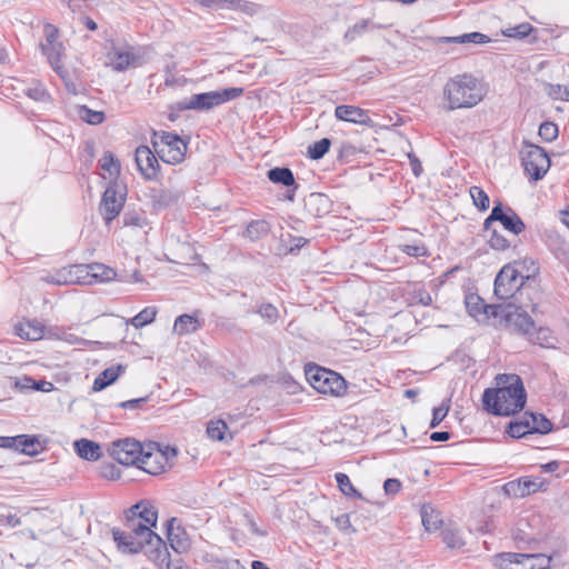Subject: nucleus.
Here are the masks:
<instances>
[{
    "label": "nucleus",
    "mask_w": 569,
    "mask_h": 569,
    "mask_svg": "<svg viewBox=\"0 0 569 569\" xmlns=\"http://www.w3.org/2000/svg\"><path fill=\"white\" fill-rule=\"evenodd\" d=\"M101 169L107 171L111 178H117L120 174V162L113 156L112 152H104L102 158L100 159Z\"/></svg>",
    "instance_id": "obj_35"
},
{
    "label": "nucleus",
    "mask_w": 569,
    "mask_h": 569,
    "mask_svg": "<svg viewBox=\"0 0 569 569\" xmlns=\"http://www.w3.org/2000/svg\"><path fill=\"white\" fill-rule=\"evenodd\" d=\"M532 558H535V562H531L530 566L533 569H550L551 557L542 553H532Z\"/></svg>",
    "instance_id": "obj_56"
},
{
    "label": "nucleus",
    "mask_w": 569,
    "mask_h": 569,
    "mask_svg": "<svg viewBox=\"0 0 569 569\" xmlns=\"http://www.w3.org/2000/svg\"><path fill=\"white\" fill-rule=\"evenodd\" d=\"M78 116L89 124H100L104 120V113L102 111L91 110L87 106L79 107Z\"/></svg>",
    "instance_id": "obj_39"
},
{
    "label": "nucleus",
    "mask_w": 569,
    "mask_h": 569,
    "mask_svg": "<svg viewBox=\"0 0 569 569\" xmlns=\"http://www.w3.org/2000/svg\"><path fill=\"white\" fill-rule=\"evenodd\" d=\"M70 279L71 278H69L68 267L61 268L57 270L53 274L43 278L46 282L53 283L57 286L71 284Z\"/></svg>",
    "instance_id": "obj_47"
},
{
    "label": "nucleus",
    "mask_w": 569,
    "mask_h": 569,
    "mask_svg": "<svg viewBox=\"0 0 569 569\" xmlns=\"http://www.w3.org/2000/svg\"><path fill=\"white\" fill-rule=\"evenodd\" d=\"M39 438L37 436L19 435L18 436V450L28 456H36L43 450Z\"/></svg>",
    "instance_id": "obj_26"
},
{
    "label": "nucleus",
    "mask_w": 569,
    "mask_h": 569,
    "mask_svg": "<svg viewBox=\"0 0 569 569\" xmlns=\"http://www.w3.org/2000/svg\"><path fill=\"white\" fill-rule=\"evenodd\" d=\"M157 316V309L154 307H146L143 310H141L138 315H136L131 320L130 323L134 328H141L146 325H149L154 321Z\"/></svg>",
    "instance_id": "obj_36"
},
{
    "label": "nucleus",
    "mask_w": 569,
    "mask_h": 569,
    "mask_svg": "<svg viewBox=\"0 0 569 569\" xmlns=\"http://www.w3.org/2000/svg\"><path fill=\"white\" fill-rule=\"evenodd\" d=\"M43 54L47 56L49 63L51 67L62 76L61 66L59 64L60 58L63 51V46L61 42L52 43V44H40Z\"/></svg>",
    "instance_id": "obj_29"
},
{
    "label": "nucleus",
    "mask_w": 569,
    "mask_h": 569,
    "mask_svg": "<svg viewBox=\"0 0 569 569\" xmlns=\"http://www.w3.org/2000/svg\"><path fill=\"white\" fill-rule=\"evenodd\" d=\"M326 378L328 379L323 383H321L317 389L318 392L325 395H332L336 397L345 395L347 390V383L346 380L340 375L329 370V375H327Z\"/></svg>",
    "instance_id": "obj_17"
},
{
    "label": "nucleus",
    "mask_w": 569,
    "mask_h": 569,
    "mask_svg": "<svg viewBox=\"0 0 569 569\" xmlns=\"http://www.w3.org/2000/svg\"><path fill=\"white\" fill-rule=\"evenodd\" d=\"M465 302L469 315L472 317L481 313L496 316L499 308L498 306L486 305L483 299L476 293L468 295Z\"/></svg>",
    "instance_id": "obj_20"
},
{
    "label": "nucleus",
    "mask_w": 569,
    "mask_h": 569,
    "mask_svg": "<svg viewBox=\"0 0 569 569\" xmlns=\"http://www.w3.org/2000/svg\"><path fill=\"white\" fill-rule=\"evenodd\" d=\"M496 221H499L506 230L516 236L520 234L526 228L523 221L516 211L510 207L503 208L500 201L495 203L491 213L486 218L483 229L489 231L492 222Z\"/></svg>",
    "instance_id": "obj_8"
},
{
    "label": "nucleus",
    "mask_w": 569,
    "mask_h": 569,
    "mask_svg": "<svg viewBox=\"0 0 569 569\" xmlns=\"http://www.w3.org/2000/svg\"><path fill=\"white\" fill-rule=\"evenodd\" d=\"M402 252L410 257H423L427 256V249L422 244H403L400 246Z\"/></svg>",
    "instance_id": "obj_54"
},
{
    "label": "nucleus",
    "mask_w": 569,
    "mask_h": 569,
    "mask_svg": "<svg viewBox=\"0 0 569 569\" xmlns=\"http://www.w3.org/2000/svg\"><path fill=\"white\" fill-rule=\"evenodd\" d=\"M219 569H246L239 560H226L220 563Z\"/></svg>",
    "instance_id": "obj_64"
},
{
    "label": "nucleus",
    "mask_w": 569,
    "mask_h": 569,
    "mask_svg": "<svg viewBox=\"0 0 569 569\" xmlns=\"http://www.w3.org/2000/svg\"><path fill=\"white\" fill-rule=\"evenodd\" d=\"M531 435H546L552 430V423L541 413L526 412Z\"/></svg>",
    "instance_id": "obj_28"
},
{
    "label": "nucleus",
    "mask_w": 569,
    "mask_h": 569,
    "mask_svg": "<svg viewBox=\"0 0 569 569\" xmlns=\"http://www.w3.org/2000/svg\"><path fill=\"white\" fill-rule=\"evenodd\" d=\"M498 388H488L482 395L483 409L493 416H511L521 411L527 401V392L518 375H498Z\"/></svg>",
    "instance_id": "obj_1"
},
{
    "label": "nucleus",
    "mask_w": 569,
    "mask_h": 569,
    "mask_svg": "<svg viewBox=\"0 0 569 569\" xmlns=\"http://www.w3.org/2000/svg\"><path fill=\"white\" fill-rule=\"evenodd\" d=\"M201 6L208 8H233L239 0H197Z\"/></svg>",
    "instance_id": "obj_53"
},
{
    "label": "nucleus",
    "mask_w": 569,
    "mask_h": 569,
    "mask_svg": "<svg viewBox=\"0 0 569 569\" xmlns=\"http://www.w3.org/2000/svg\"><path fill=\"white\" fill-rule=\"evenodd\" d=\"M268 223L263 220L252 221L247 227V236L251 240L259 239L268 232Z\"/></svg>",
    "instance_id": "obj_44"
},
{
    "label": "nucleus",
    "mask_w": 569,
    "mask_h": 569,
    "mask_svg": "<svg viewBox=\"0 0 569 569\" xmlns=\"http://www.w3.org/2000/svg\"><path fill=\"white\" fill-rule=\"evenodd\" d=\"M124 204V196L119 193L116 184L109 186L103 194L99 206L100 214L106 223H110L122 210Z\"/></svg>",
    "instance_id": "obj_12"
},
{
    "label": "nucleus",
    "mask_w": 569,
    "mask_h": 569,
    "mask_svg": "<svg viewBox=\"0 0 569 569\" xmlns=\"http://www.w3.org/2000/svg\"><path fill=\"white\" fill-rule=\"evenodd\" d=\"M441 538H442V541L446 543V546L450 549H459L465 545L461 535L456 529H451V528L443 529L441 531Z\"/></svg>",
    "instance_id": "obj_38"
},
{
    "label": "nucleus",
    "mask_w": 569,
    "mask_h": 569,
    "mask_svg": "<svg viewBox=\"0 0 569 569\" xmlns=\"http://www.w3.org/2000/svg\"><path fill=\"white\" fill-rule=\"evenodd\" d=\"M129 527L132 529L136 541L140 542V551L146 545H154L156 560L161 562L167 560L169 553L167 552L164 541L154 533L148 525H143L141 521L132 519L130 520Z\"/></svg>",
    "instance_id": "obj_10"
},
{
    "label": "nucleus",
    "mask_w": 569,
    "mask_h": 569,
    "mask_svg": "<svg viewBox=\"0 0 569 569\" xmlns=\"http://www.w3.org/2000/svg\"><path fill=\"white\" fill-rule=\"evenodd\" d=\"M26 93L29 98H31L36 101H47L49 99V94H48L47 90L39 82H36V83H33L32 87H29L26 90Z\"/></svg>",
    "instance_id": "obj_51"
},
{
    "label": "nucleus",
    "mask_w": 569,
    "mask_h": 569,
    "mask_svg": "<svg viewBox=\"0 0 569 569\" xmlns=\"http://www.w3.org/2000/svg\"><path fill=\"white\" fill-rule=\"evenodd\" d=\"M90 271L91 283L93 281L108 282L117 278V272L102 263H90Z\"/></svg>",
    "instance_id": "obj_32"
},
{
    "label": "nucleus",
    "mask_w": 569,
    "mask_h": 569,
    "mask_svg": "<svg viewBox=\"0 0 569 569\" xmlns=\"http://www.w3.org/2000/svg\"><path fill=\"white\" fill-rule=\"evenodd\" d=\"M16 333L22 339L38 341L44 335V326L37 320L21 322L16 326Z\"/></svg>",
    "instance_id": "obj_22"
},
{
    "label": "nucleus",
    "mask_w": 569,
    "mask_h": 569,
    "mask_svg": "<svg viewBox=\"0 0 569 569\" xmlns=\"http://www.w3.org/2000/svg\"><path fill=\"white\" fill-rule=\"evenodd\" d=\"M421 521L427 531H436L442 523L440 512L430 506H422Z\"/></svg>",
    "instance_id": "obj_30"
},
{
    "label": "nucleus",
    "mask_w": 569,
    "mask_h": 569,
    "mask_svg": "<svg viewBox=\"0 0 569 569\" xmlns=\"http://www.w3.org/2000/svg\"><path fill=\"white\" fill-rule=\"evenodd\" d=\"M0 525L14 528L21 525V520L16 515H0Z\"/></svg>",
    "instance_id": "obj_60"
},
{
    "label": "nucleus",
    "mask_w": 569,
    "mask_h": 569,
    "mask_svg": "<svg viewBox=\"0 0 569 569\" xmlns=\"http://www.w3.org/2000/svg\"><path fill=\"white\" fill-rule=\"evenodd\" d=\"M134 516H138L136 521H141L143 525H148L149 528L154 527L158 519V511L156 507L148 502L141 501L131 508Z\"/></svg>",
    "instance_id": "obj_23"
},
{
    "label": "nucleus",
    "mask_w": 569,
    "mask_h": 569,
    "mask_svg": "<svg viewBox=\"0 0 569 569\" xmlns=\"http://www.w3.org/2000/svg\"><path fill=\"white\" fill-rule=\"evenodd\" d=\"M448 411V406H440L438 408H433L430 428H436L438 425H440V422L446 418Z\"/></svg>",
    "instance_id": "obj_55"
},
{
    "label": "nucleus",
    "mask_w": 569,
    "mask_h": 569,
    "mask_svg": "<svg viewBox=\"0 0 569 569\" xmlns=\"http://www.w3.org/2000/svg\"><path fill=\"white\" fill-rule=\"evenodd\" d=\"M0 448L18 450V436L16 437H0Z\"/></svg>",
    "instance_id": "obj_62"
},
{
    "label": "nucleus",
    "mask_w": 569,
    "mask_h": 569,
    "mask_svg": "<svg viewBox=\"0 0 569 569\" xmlns=\"http://www.w3.org/2000/svg\"><path fill=\"white\" fill-rule=\"evenodd\" d=\"M525 277L511 264L501 268L495 279V295L501 300L513 298L520 291Z\"/></svg>",
    "instance_id": "obj_7"
},
{
    "label": "nucleus",
    "mask_w": 569,
    "mask_h": 569,
    "mask_svg": "<svg viewBox=\"0 0 569 569\" xmlns=\"http://www.w3.org/2000/svg\"><path fill=\"white\" fill-rule=\"evenodd\" d=\"M71 284H91L90 264H73L68 267Z\"/></svg>",
    "instance_id": "obj_31"
},
{
    "label": "nucleus",
    "mask_w": 569,
    "mask_h": 569,
    "mask_svg": "<svg viewBox=\"0 0 569 569\" xmlns=\"http://www.w3.org/2000/svg\"><path fill=\"white\" fill-rule=\"evenodd\" d=\"M443 98L449 111L472 108L482 98V88L476 77L470 73L457 74L450 78L443 87Z\"/></svg>",
    "instance_id": "obj_2"
},
{
    "label": "nucleus",
    "mask_w": 569,
    "mask_h": 569,
    "mask_svg": "<svg viewBox=\"0 0 569 569\" xmlns=\"http://www.w3.org/2000/svg\"><path fill=\"white\" fill-rule=\"evenodd\" d=\"M107 57L109 59L108 66L118 72L127 70L136 61V57L131 51L122 50L114 44L111 46Z\"/></svg>",
    "instance_id": "obj_14"
},
{
    "label": "nucleus",
    "mask_w": 569,
    "mask_h": 569,
    "mask_svg": "<svg viewBox=\"0 0 569 569\" xmlns=\"http://www.w3.org/2000/svg\"><path fill=\"white\" fill-rule=\"evenodd\" d=\"M532 30V27L530 23H521L512 28H508L506 31H503V34L509 38H525L527 37Z\"/></svg>",
    "instance_id": "obj_50"
},
{
    "label": "nucleus",
    "mask_w": 569,
    "mask_h": 569,
    "mask_svg": "<svg viewBox=\"0 0 569 569\" xmlns=\"http://www.w3.org/2000/svg\"><path fill=\"white\" fill-rule=\"evenodd\" d=\"M502 490L508 497L522 498L528 496V490L522 488L520 479L507 482Z\"/></svg>",
    "instance_id": "obj_46"
},
{
    "label": "nucleus",
    "mask_w": 569,
    "mask_h": 569,
    "mask_svg": "<svg viewBox=\"0 0 569 569\" xmlns=\"http://www.w3.org/2000/svg\"><path fill=\"white\" fill-rule=\"evenodd\" d=\"M74 450L77 455L89 461H97L101 457V447L97 442L88 439L74 441Z\"/></svg>",
    "instance_id": "obj_24"
},
{
    "label": "nucleus",
    "mask_w": 569,
    "mask_h": 569,
    "mask_svg": "<svg viewBox=\"0 0 569 569\" xmlns=\"http://www.w3.org/2000/svg\"><path fill=\"white\" fill-rule=\"evenodd\" d=\"M470 196L472 198L473 204L480 210L486 211L489 208L490 200L488 194L483 191L482 188L478 186H472L469 190Z\"/></svg>",
    "instance_id": "obj_40"
},
{
    "label": "nucleus",
    "mask_w": 569,
    "mask_h": 569,
    "mask_svg": "<svg viewBox=\"0 0 569 569\" xmlns=\"http://www.w3.org/2000/svg\"><path fill=\"white\" fill-rule=\"evenodd\" d=\"M539 136L547 142L553 141L558 137V127L556 123L545 121L539 127Z\"/></svg>",
    "instance_id": "obj_48"
},
{
    "label": "nucleus",
    "mask_w": 569,
    "mask_h": 569,
    "mask_svg": "<svg viewBox=\"0 0 569 569\" xmlns=\"http://www.w3.org/2000/svg\"><path fill=\"white\" fill-rule=\"evenodd\" d=\"M112 536L117 547L122 552L137 553L140 551V542L133 538L132 529L129 532L120 529H112Z\"/></svg>",
    "instance_id": "obj_21"
},
{
    "label": "nucleus",
    "mask_w": 569,
    "mask_h": 569,
    "mask_svg": "<svg viewBox=\"0 0 569 569\" xmlns=\"http://www.w3.org/2000/svg\"><path fill=\"white\" fill-rule=\"evenodd\" d=\"M337 528L341 531H346L351 528L350 517L348 513H342L335 519Z\"/></svg>",
    "instance_id": "obj_59"
},
{
    "label": "nucleus",
    "mask_w": 569,
    "mask_h": 569,
    "mask_svg": "<svg viewBox=\"0 0 569 569\" xmlns=\"http://www.w3.org/2000/svg\"><path fill=\"white\" fill-rule=\"evenodd\" d=\"M521 486L523 489L528 490V495L531 492H536L539 489V483L530 478H520Z\"/></svg>",
    "instance_id": "obj_63"
},
{
    "label": "nucleus",
    "mask_w": 569,
    "mask_h": 569,
    "mask_svg": "<svg viewBox=\"0 0 569 569\" xmlns=\"http://www.w3.org/2000/svg\"><path fill=\"white\" fill-rule=\"evenodd\" d=\"M383 489L387 495H396L401 489V482L396 478H389L383 483Z\"/></svg>",
    "instance_id": "obj_57"
},
{
    "label": "nucleus",
    "mask_w": 569,
    "mask_h": 569,
    "mask_svg": "<svg viewBox=\"0 0 569 569\" xmlns=\"http://www.w3.org/2000/svg\"><path fill=\"white\" fill-rule=\"evenodd\" d=\"M521 154L526 173L535 181L541 180L551 164L546 150L539 146L525 142Z\"/></svg>",
    "instance_id": "obj_6"
},
{
    "label": "nucleus",
    "mask_w": 569,
    "mask_h": 569,
    "mask_svg": "<svg viewBox=\"0 0 569 569\" xmlns=\"http://www.w3.org/2000/svg\"><path fill=\"white\" fill-rule=\"evenodd\" d=\"M327 375H329V370L319 366L308 365L306 367V378L316 390L328 379L326 378Z\"/></svg>",
    "instance_id": "obj_33"
},
{
    "label": "nucleus",
    "mask_w": 569,
    "mask_h": 569,
    "mask_svg": "<svg viewBox=\"0 0 569 569\" xmlns=\"http://www.w3.org/2000/svg\"><path fill=\"white\" fill-rule=\"evenodd\" d=\"M122 365L111 366L104 369L93 381L92 389L94 391H101L111 383H113L119 377L120 372L123 371Z\"/></svg>",
    "instance_id": "obj_25"
},
{
    "label": "nucleus",
    "mask_w": 569,
    "mask_h": 569,
    "mask_svg": "<svg viewBox=\"0 0 569 569\" xmlns=\"http://www.w3.org/2000/svg\"><path fill=\"white\" fill-rule=\"evenodd\" d=\"M490 41V38L481 32H470V33H463L456 37H439L437 39L438 46L445 44V43H453V44H468V43H475V44H485Z\"/></svg>",
    "instance_id": "obj_18"
},
{
    "label": "nucleus",
    "mask_w": 569,
    "mask_h": 569,
    "mask_svg": "<svg viewBox=\"0 0 569 569\" xmlns=\"http://www.w3.org/2000/svg\"><path fill=\"white\" fill-rule=\"evenodd\" d=\"M506 320L511 328L522 335H528L535 329L531 317L525 311H519L518 308L513 312H507Z\"/></svg>",
    "instance_id": "obj_15"
},
{
    "label": "nucleus",
    "mask_w": 569,
    "mask_h": 569,
    "mask_svg": "<svg viewBox=\"0 0 569 569\" xmlns=\"http://www.w3.org/2000/svg\"><path fill=\"white\" fill-rule=\"evenodd\" d=\"M134 160L139 172L147 180H157L160 174V163L148 146L136 149Z\"/></svg>",
    "instance_id": "obj_11"
},
{
    "label": "nucleus",
    "mask_w": 569,
    "mask_h": 569,
    "mask_svg": "<svg viewBox=\"0 0 569 569\" xmlns=\"http://www.w3.org/2000/svg\"><path fill=\"white\" fill-rule=\"evenodd\" d=\"M335 114L339 120L352 123L366 124L368 121H370L367 112L356 106H338L335 110Z\"/></svg>",
    "instance_id": "obj_16"
},
{
    "label": "nucleus",
    "mask_w": 569,
    "mask_h": 569,
    "mask_svg": "<svg viewBox=\"0 0 569 569\" xmlns=\"http://www.w3.org/2000/svg\"><path fill=\"white\" fill-rule=\"evenodd\" d=\"M506 431L512 438H526L531 435L527 415L519 420L510 421Z\"/></svg>",
    "instance_id": "obj_34"
},
{
    "label": "nucleus",
    "mask_w": 569,
    "mask_h": 569,
    "mask_svg": "<svg viewBox=\"0 0 569 569\" xmlns=\"http://www.w3.org/2000/svg\"><path fill=\"white\" fill-rule=\"evenodd\" d=\"M44 34H46V42L42 44H52L57 43L58 41V29L53 27L52 24H46L44 26Z\"/></svg>",
    "instance_id": "obj_58"
},
{
    "label": "nucleus",
    "mask_w": 569,
    "mask_h": 569,
    "mask_svg": "<svg viewBox=\"0 0 569 569\" xmlns=\"http://www.w3.org/2000/svg\"><path fill=\"white\" fill-rule=\"evenodd\" d=\"M519 559H523L521 553H502L498 558V565L501 569H519Z\"/></svg>",
    "instance_id": "obj_45"
},
{
    "label": "nucleus",
    "mask_w": 569,
    "mask_h": 569,
    "mask_svg": "<svg viewBox=\"0 0 569 569\" xmlns=\"http://www.w3.org/2000/svg\"><path fill=\"white\" fill-rule=\"evenodd\" d=\"M228 427L223 420L210 421L207 427V433L212 440H223Z\"/></svg>",
    "instance_id": "obj_42"
},
{
    "label": "nucleus",
    "mask_w": 569,
    "mask_h": 569,
    "mask_svg": "<svg viewBox=\"0 0 569 569\" xmlns=\"http://www.w3.org/2000/svg\"><path fill=\"white\" fill-rule=\"evenodd\" d=\"M177 456L178 450L174 447H161L158 442H149L143 448L139 468L157 476L170 469Z\"/></svg>",
    "instance_id": "obj_3"
},
{
    "label": "nucleus",
    "mask_w": 569,
    "mask_h": 569,
    "mask_svg": "<svg viewBox=\"0 0 569 569\" xmlns=\"http://www.w3.org/2000/svg\"><path fill=\"white\" fill-rule=\"evenodd\" d=\"M489 246L495 250H506L510 247V242L496 230H492V233L488 240Z\"/></svg>",
    "instance_id": "obj_52"
},
{
    "label": "nucleus",
    "mask_w": 569,
    "mask_h": 569,
    "mask_svg": "<svg viewBox=\"0 0 569 569\" xmlns=\"http://www.w3.org/2000/svg\"><path fill=\"white\" fill-rule=\"evenodd\" d=\"M336 480H337L340 491L343 495L349 496V497H351V496L361 497V495L352 486L349 477L346 473H342V472L336 473Z\"/></svg>",
    "instance_id": "obj_43"
},
{
    "label": "nucleus",
    "mask_w": 569,
    "mask_h": 569,
    "mask_svg": "<svg viewBox=\"0 0 569 569\" xmlns=\"http://www.w3.org/2000/svg\"><path fill=\"white\" fill-rule=\"evenodd\" d=\"M243 93V88L232 87L218 91H209L197 93L189 99L180 102L182 110H210L214 107L221 106L230 100L239 98Z\"/></svg>",
    "instance_id": "obj_5"
},
{
    "label": "nucleus",
    "mask_w": 569,
    "mask_h": 569,
    "mask_svg": "<svg viewBox=\"0 0 569 569\" xmlns=\"http://www.w3.org/2000/svg\"><path fill=\"white\" fill-rule=\"evenodd\" d=\"M330 146V139L322 138L321 140L316 141L313 144L309 146L308 154L313 160L321 159L329 151Z\"/></svg>",
    "instance_id": "obj_41"
},
{
    "label": "nucleus",
    "mask_w": 569,
    "mask_h": 569,
    "mask_svg": "<svg viewBox=\"0 0 569 569\" xmlns=\"http://www.w3.org/2000/svg\"><path fill=\"white\" fill-rule=\"evenodd\" d=\"M257 313H259L268 323H274L279 318L278 309L271 303H262L258 308Z\"/></svg>",
    "instance_id": "obj_49"
},
{
    "label": "nucleus",
    "mask_w": 569,
    "mask_h": 569,
    "mask_svg": "<svg viewBox=\"0 0 569 569\" xmlns=\"http://www.w3.org/2000/svg\"><path fill=\"white\" fill-rule=\"evenodd\" d=\"M151 144L159 158L166 163L177 164L184 159L187 143L176 133L153 131Z\"/></svg>",
    "instance_id": "obj_4"
},
{
    "label": "nucleus",
    "mask_w": 569,
    "mask_h": 569,
    "mask_svg": "<svg viewBox=\"0 0 569 569\" xmlns=\"http://www.w3.org/2000/svg\"><path fill=\"white\" fill-rule=\"evenodd\" d=\"M144 446L134 439H121L112 442L109 453L117 462L123 466H138Z\"/></svg>",
    "instance_id": "obj_9"
},
{
    "label": "nucleus",
    "mask_w": 569,
    "mask_h": 569,
    "mask_svg": "<svg viewBox=\"0 0 569 569\" xmlns=\"http://www.w3.org/2000/svg\"><path fill=\"white\" fill-rule=\"evenodd\" d=\"M371 26H372V23L368 19H363V20L355 23L352 27H350L346 31V33L343 36L345 41H347V42L355 41L358 37L366 33L370 29Z\"/></svg>",
    "instance_id": "obj_37"
},
{
    "label": "nucleus",
    "mask_w": 569,
    "mask_h": 569,
    "mask_svg": "<svg viewBox=\"0 0 569 569\" xmlns=\"http://www.w3.org/2000/svg\"><path fill=\"white\" fill-rule=\"evenodd\" d=\"M203 321L191 315H181L177 317L173 325V332L179 336L193 333L201 329Z\"/></svg>",
    "instance_id": "obj_19"
},
{
    "label": "nucleus",
    "mask_w": 569,
    "mask_h": 569,
    "mask_svg": "<svg viewBox=\"0 0 569 569\" xmlns=\"http://www.w3.org/2000/svg\"><path fill=\"white\" fill-rule=\"evenodd\" d=\"M101 475L108 479H118L120 477L119 470L113 465L103 466L101 468Z\"/></svg>",
    "instance_id": "obj_61"
},
{
    "label": "nucleus",
    "mask_w": 569,
    "mask_h": 569,
    "mask_svg": "<svg viewBox=\"0 0 569 569\" xmlns=\"http://www.w3.org/2000/svg\"><path fill=\"white\" fill-rule=\"evenodd\" d=\"M267 177L273 183H279L286 187H295V189L298 188L293 173L289 168H272L268 170Z\"/></svg>",
    "instance_id": "obj_27"
},
{
    "label": "nucleus",
    "mask_w": 569,
    "mask_h": 569,
    "mask_svg": "<svg viewBox=\"0 0 569 569\" xmlns=\"http://www.w3.org/2000/svg\"><path fill=\"white\" fill-rule=\"evenodd\" d=\"M176 518L168 520L167 522V537L171 548L178 552H187L190 548V541L186 531L178 525L174 526Z\"/></svg>",
    "instance_id": "obj_13"
}]
</instances>
